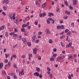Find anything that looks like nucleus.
I'll list each match as a JSON object with an SVG mask.
<instances>
[{
    "instance_id": "nucleus-25",
    "label": "nucleus",
    "mask_w": 79,
    "mask_h": 79,
    "mask_svg": "<svg viewBox=\"0 0 79 79\" xmlns=\"http://www.w3.org/2000/svg\"><path fill=\"white\" fill-rule=\"evenodd\" d=\"M52 42H53V41H52V40L51 39L49 40V44H52Z\"/></svg>"
},
{
    "instance_id": "nucleus-27",
    "label": "nucleus",
    "mask_w": 79,
    "mask_h": 79,
    "mask_svg": "<svg viewBox=\"0 0 79 79\" xmlns=\"http://www.w3.org/2000/svg\"><path fill=\"white\" fill-rule=\"evenodd\" d=\"M48 20H49V21H52L53 20V19L52 18H48Z\"/></svg>"
},
{
    "instance_id": "nucleus-59",
    "label": "nucleus",
    "mask_w": 79,
    "mask_h": 79,
    "mask_svg": "<svg viewBox=\"0 0 79 79\" xmlns=\"http://www.w3.org/2000/svg\"><path fill=\"white\" fill-rule=\"evenodd\" d=\"M53 52H56V48H54L53 49Z\"/></svg>"
},
{
    "instance_id": "nucleus-23",
    "label": "nucleus",
    "mask_w": 79,
    "mask_h": 79,
    "mask_svg": "<svg viewBox=\"0 0 79 79\" xmlns=\"http://www.w3.org/2000/svg\"><path fill=\"white\" fill-rule=\"evenodd\" d=\"M60 60H61L62 59V60L64 59V58H65V57L64 56H60Z\"/></svg>"
},
{
    "instance_id": "nucleus-55",
    "label": "nucleus",
    "mask_w": 79,
    "mask_h": 79,
    "mask_svg": "<svg viewBox=\"0 0 79 79\" xmlns=\"http://www.w3.org/2000/svg\"><path fill=\"white\" fill-rule=\"evenodd\" d=\"M29 6H27L26 7V10H28V9H29Z\"/></svg>"
},
{
    "instance_id": "nucleus-35",
    "label": "nucleus",
    "mask_w": 79,
    "mask_h": 79,
    "mask_svg": "<svg viewBox=\"0 0 79 79\" xmlns=\"http://www.w3.org/2000/svg\"><path fill=\"white\" fill-rule=\"evenodd\" d=\"M2 15H3V16H6V13H5L4 12H2Z\"/></svg>"
},
{
    "instance_id": "nucleus-31",
    "label": "nucleus",
    "mask_w": 79,
    "mask_h": 79,
    "mask_svg": "<svg viewBox=\"0 0 79 79\" xmlns=\"http://www.w3.org/2000/svg\"><path fill=\"white\" fill-rule=\"evenodd\" d=\"M69 8H70V9L71 10H73V6H69Z\"/></svg>"
},
{
    "instance_id": "nucleus-33",
    "label": "nucleus",
    "mask_w": 79,
    "mask_h": 79,
    "mask_svg": "<svg viewBox=\"0 0 79 79\" xmlns=\"http://www.w3.org/2000/svg\"><path fill=\"white\" fill-rule=\"evenodd\" d=\"M15 32H12L11 33H10V35H14V34H15Z\"/></svg>"
},
{
    "instance_id": "nucleus-41",
    "label": "nucleus",
    "mask_w": 79,
    "mask_h": 79,
    "mask_svg": "<svg viewBox=\"0 0 79 79\" xmlns=\"http://www.w3.org/2000/svg\"><path fill=\"white\" fill-rule=\"evenodd\" d=\"M27 44L28 46H29V47H30V46H31V43H30V42H28L27 43Z\"/></svg>"
},
{
    "instance_id": "nucleus-7",
    "label": "nucleus",
    "mask_w": 79,
    "mask_h": 79,
    "mask_svg": "<svg viewBox=\"0 0 79 79\" xmlns=\"http://www.w3.org/2000/svg\"><path fill=\"white\" fill-rule=\"evenodd\" d=\"M13 58H16V56L15 55H13L10 58L11 61H12V59H13Z\"/></svg>"
},
{
    "instance_id": "nucleus-2",
    "label": "nucleus",
    "mask_w": 79,
    "mask_h": 79,
    "mask_svg": "<svg viewBox=\"0 0 79 79\" xmlns=\"http://www.w3.org/2000/svg\"><path fill=\"white\" fill-rule=\"evenodd\" d=\"M45 31L47 35H48L49 34H50V31L49 29H46V30H45Z\"/></svg>"
},
{
    "instance_id": "nucleus-12",
    "label": "nucleus",
    "mask_w": 79,
    "mask_h": 79,
    "mask_svg": "<svg viewBox=\"0 0 79 79\" xmlns=\"http://www.w3.org/2000/svg\"><path fill=\"white\" fill-rule=\"evenodd\" d=\"M3 63H0V69H2L3 68Z\"/></svg>"
},
{
    "instance_id": "nucleus-52",
    "label": "nucleus",
    "mask_w": 79,
    "mask_h": 79,
    "mask_svg": "<svg viewBox=\"0 0 79 79\" xmlns=\"http://www.w3.org/2000/svg\"><path fill=\"white\" fill-rule=\"evenodd\" d=\"M24 35H25V36H27V33H26V32H25L24 33Z\"/></svg>"
},
{
    "instance_id": "nucleus-56",
    "label": "nucleus",
    "mask_w": 79,
    "mask_h": 79,
    "mask_svg": "<svg viewBox=\"0 0 79 79\" xmlns=\"http://www.w3.org/2000/svg\"><path fill=\"white\" fill-rule=\"evenodd\" d=\"M56 55H57V54H56L54 55H53L52 56H54V57H56Z\"/></svg>"
},
{
    "instance_id": "nucleus-50",
    "label": "nucleus",
    "mask_w": 79,
    "mask_h": 79,
    "mask_svg": "<svg viewBox=\"0 0 79 79\" xmlns=\"http://www.w3.org/2000/svg\"><path fill=\"white\" fill-rule=\"evenodd\" d=\"M64 33V31H63L61 33H60V35H63V34Z\"/></svg>"
},
{
    "instance_id": "nucleus-5",
    "label": "nucleus",
    "mask_w": 79,
    "mask_h": 79,
    "mask_svg": "<svg viewBox=\"0 0 79 79\" xmlns=\"http://www.w3.org/2000/svg\"><path fill=\"white\" fill-rule=\"evenodd\" d=\"M45 15H46V13H42V14L40 13L39 15V16H40V17H41H41H42V16L43 17H44V16H45Z\"/></svg>"
},
{
    "instance_id": "nucleus-30",
    "label": "nucleus",
    "mask_w": 79,
    "mask_h": 79,
    "mask_svg": "<svg viewBox=\"0 0 79 79\" xmlns=\"http://www.w3.org/2000/svg\"><path fill=\"white\" fill-rule=\"evenodd\" d=\"M14 31H15V32H18V30H17V29H16L15 28H14Z\"/></svg>"
},
{
    "instance_id": "nucleus-36",
    "label": "nucleus",
    "mask_w": 79,
    "mask_h": 79,
    "mask_svg": "<svg viewBox=\"0 0 79 79\" xmlns=\"http://www.w3.org/2000/svg\"><path fill=\"white\" fill-rule=\"evenodd\" d=\"M31 40L32 42H35V38H31Z\"/></svg>"
},
{
    "instance_id": "nucleus-42",
    "label": "nucleus",
    "mask_w": 79,
    "mask_h": 79,
    "mask_svg": "<svg viewBox=\"0 0 79 79\" xmlns=\"http://www.w3.org/2000/svg\"><path fill=\"white\" fill-rule=\"evenodd\" d=\"M71 26H72L73 27H74V23H71Z\"/></svg>"
},
{
    "instance_id": "nucleus-11",
    "label": "nucleus",
    "mask_w": 79,
    "mask_h": 79,
    "mask_svg": "<svg viewBox=\"0 0 79 79\" xmlns=\"http://www.w3.org/2000/svg\"><path fill=\"white\" fill-rule=\"evenodd\" d=\"M64 29V25H62L60 26V29Z\"/></svg>"
},
{
    "instance_id": "nucleus-15",
    "label": "nucleus",
    "mask_w": 79,
    "mask_h": 79,
    "mask_svg": "<svg viewBox=\"0 0 79 79\" xmlns=\"http://www.w3.org/2000/svg\"><path fill=\"white\" fill-rule=\"evenodd\" d=\"M22 41L23 42V43H24V44H25L26 43V38H23L22 39Z\"/></svg>"
},
{
    "instance_id": "nucleus-63",
    "label": "nucleus",
    "mask_w": 79,
    "mask_h": 79,
    "mask_svg": "<svg viewBox=\"0 0 79 79\" xmlns=\"http://www.w3.org/2000/svg\"><path fill=\"white\" fill-rule=\"evenodd\" d=\"M35 37H36V35H34L33 36L32 38L35 39Z\"/></svg>"
},
{
    "instance_id": "nucleus-16",
    "label": "nucleus",
    "mask_w": 79,
    "mask_h": 79,
    "mask_svg": "<svg viewBox=\"0 0 79 79\" xmlns=\"http://www.w3.org/2000/svg\"><path fill=\"white\" fill-rule=\"evenodd\" d=\"M60 44H61L62 47H64V43H63L62 42H61L60 43Z\"/></svg>"
},
{
    "instance_id": "nucleus-44",
    "label": "nucleus",
    "mask_w": 79,
    "mask_h": 79,
    "mask_svg": "<svg viewBox=\"0 0 79 79\" xmlns=\"http://www.w3.org/2000/svg\"><path fill=\"white\" fill-rule=\"evenodd\" d=\"M69 57L70 58H72V55L71 54H70L69 55Z\"/></svg>"
},
{
    "instance_id": "nucleus-60",
    "label": "nucleus",
    "mask_w": 79,
    "mask_h": 79,
    "mask_svg": "<svg viewBox=\"0 0 79 79\" xmlns=\"http://www.w3.org/2000/svg\"><path fill=\"white\" fill-rule=\"evenodd\" d=\"M60 24H62V23H63V21L62 20H61L60 21Z\"/></svg>"
},
{
    "instance_id": "nucleus-38",
    "label": "nucleus",
    "mask_w": 79,
    "mask_h": 79,
    "mask_svg": "<svg viewBox=\"0 0 79 79\" xmlns=\"http://www.w3.org/2000/svg\"><path fill=\"white\" fill-rule=\"evenodd\" d=\"M49 76H50V78H51L52 77H53V74H50Z\"/></svg>"
},
{
    "instance_id": "nucleus-3",
    "label": "nucleus",
    "mask_w": 79,
    "mask_h": 79,
    "mask_svg": "<svg viewBox=\"0 0 79 79\" xmlns=\"http://www.w3.org/2000/svg\"><path fill=\"white\" fill-rule=\"evenodd\" d=\"M24 69H23L21 70V71H20L19 73V75L21 76L22 75H24Z\"/></svg>"
},
{
    "instance_id": "nucleus-4",
    "label": "nucleus",
    "mask_w": 79,
    "mask_h": 79,
    "mask_svg": "<svg viewBox=\"0 0 79 79\" xmlns=\"http://www.w3.org/2000/svg\"><path fill=\"white\" fill-rule=\"evenodd\" d=\"M15 20H14V23H16V24H18V18H17V17H15Z\"/></svg>"
},
{
    "instance_id": "nucleus-29",
    "label": "nucleus",
    "mask_w": 79,
    "mask_h": 79,
    "mask_svg": "<svg viewBox=\"0 0 79 79\" xmlns=\"http://www.w3.org/2000/svg\"><path fill=\"white\" fill-rule=\"evenodd\" d=\"M21 37H22L21 36H20L19 37H18V40H21V39H21Z\"/></svg>"
},
{
    "instance_id": "nucleus-51",
    "label": "nucleus",
    "mask_w": 79,
    "mask_h": 79,
    "mask_svg": "<svg viewBox=\"0 0 79 79\" xmlns=\"http://www.w3.org/2000/svg\"><path fill=\"white\" fill-rule=\"evenodd\" d=\"M13 36H14V37H17V36H18V35L17 34H14L13 35Z\"/></svg>"
},
{
    "instance_id": "nucleus-19",
    "label": "nucleus",
    "mask_w": 79,
    "mask_h": 79,
    "mask_svg": "<svg viewBox=\"0 0 79 79\" xmlns=\"http://www.w3.org/2000/svg\"><path fill=\"white\" fill-rule=\"evenodd\" d=\"M50 61H53L54 60V58L53 57H52L51 58H50L49 59Z\"/></svg>"
},
{
    "instance_id": "nucleus-61",
    "label": "nucleus",
    "mask_w": 79,
    "mask_h": 79,
    "mask_svg": "<svg viewBox=\"0 0 79 79\" xmlns=\"http://www.w3.org/2000/svg\"><path fill=\"white\" fill-rule=\"evenodd\" d=\"M38 59L39 60H41V57H40V56H38Z\"/></svg>"
},
{
    "instance_id": "nucleus-6",
    "label": "nucleus",
    "mask_w": 79,
    "mask_h": 79,
    "mask_svg": "<svg viewBox=\"0 0 79 79\" xmlns=\"http://www.w3.org/2000/svg\"><path fill=\"white\" fill-rule=\"evenodd\" d=\"M77 4V0H73V5H76Z\"/></svg>"
},
{
    "instance_id": "nucleus-22",
    "label": "nucleus",
    "mask_w": 79,
    "mask_h": 79,
    "mask_svg": "<svg viewBox=\"0 0 79 79\" xmlns=\"http://www.w3.org/2000/svg\"><path fill=\"white\" fill-rule=\"evenodd\" d=\"M2 74L3 75H6V72L4 71H3L2 72Z\"/></svg>"
},
{
    "instance_id": "nucleus-9",
    "label": "nucleus",
    "mask_w": 79,
    "mask_h": 79,
    "mask_svg": "<svg viewBox=\"0 0 79 79\" xmlns=\"http://www.w3.org/2000/svg\"><path fill=\"white\" fill-rule=\"evenodd\" d=\"M35 76H39V73L38 72H35L34 74Z\"/></svg>"
},
{
    "instance_id": "nucleus-10",
    "label": "nucleus",
    "mask_w": 79,
    "mask_h": 79,
    "mask_svg": "<svg viewBox=\"0 0 79 79\" xmlns=\"http://www.w3.org/2000/svg\"><path fill=\"white\" fill-rule=\"evenodd\" d=\"M60 60L61 57H60V56H59L57 57V58H56V61H59V60H60Z\"/></svg>"
},
{
    "instance_id": "nucleus-46",
    "label": "nucleus",
    "mask_w": 79,
    "mask_h": 79,
    "mask_svg": "<svg viewBox=\"0 0 79 79\" xmlns=\"http://www.w3.org/2000/svg\"><path fill=\"white\" fill-rule=\"evenodd\" d=\"M39 40H37L35 41L36 44H38V43H39Z\"/></svg>"
},
{
    "instance_id": "nucleus-40",
    "label": "nucleus",
    "mask_w": 79,
    "mask_h": 79,
    "mask_svg": "<svg viewBox=\"0 0 79 79\" xmlns=\"http://www.w3.org/2000/svg\"><path fill=\"white\" fill-rule=\"evenodd\" d=\"M5 63H8V60H7V59H6L5 60Z\"/></svg>"
},
{
    "instance_id": "nucleus-8",
    "label": "nucleus",
    "mask_w": 79,
    "mask_h": 79,
    "mask_svg": "<svg viewBox=\"0 0 79 79\" xmlns=\"http://www.w3.org/2000/svg\"><path fill=\"white\" fill-rule=\"evenodd\" d=\"M47 69L48 70V71H47L48 74H50V68L48 67L47 68Z\"/></svg>"
},
{
    "instance_id": "nucleus-49",
    "label": "nucleus",
    "mask_w": 79,
    "mask_h": 79,
    "mask_svg": "<svg viewBox=\"0 0 79 79\" xmlns=\"http://www.w3.org/2000/svg\"><path fill=\"white\" fill-rule=\"evenodd\" d=\"M48 16L49 17H51V13H49L48 14Z\"/></svg>"
},
{
    "instance_id": "nucleus-53",
    "label": "nucleus",
    "mask_w": 79,
    "mask_h": 79,
    "mask_svg": "<svg viewBox=\"0 0 79 79\" xmlns=\"http://www.w3.org/2000/svg\"><path fill=\"white\" fill-rule=\"evenodd\" d=\"M28 55H29V57H32V54H28Z\"/></svg>"
},
{
    "instance_id": "nucleus-54",
    "label": "nucleus",
    "mask_w": 79,
    "mask_h": 79,
    "mask_svg": "<svg viewBox=\"0 0 79 79\" xmlns=\"http://www.w3.org/2000/svg\"><path fill=\"white\" fill-rule=\"evenodd\" d=\"M14 67L15 68H17V66H16V65L14 64Z\"/></svg>"
},
{
    "instance_id": "nucleus-48",
    "label": "nucleus",
    "mask_w": 79,
    "mask_h": 79,
    "mask_svg": "<svg viewBox=\"0 0 79 79\" xmlns=\"http://www.w3.org/2000/svg\"><path fill=\"white\" fill-rule=\"evenodd\" d=\"M68 18V16H66L64 18V19H66L67 18Z\"/></svg>"
},
{
    "instance_id": "nucleus-21",
    "label": "nucleus",
    "mask_w": 79,
    "mask_h": 79,
    "mask_svg": "<svg viewBox=\"0 0 79 79\" xmlns=\"http://www.w3.org/2000/svg\"><path fill=\"white\" fill-rule=\"evenodd\" d=\"M71 32L70 31H69L68 33H66L67 35H71Z\"/></svg>"
},
{
    "instance_id": "nucleus-39",
    "label": "nucleus",
    "mask_w": 79,
    "mask_h": 79,
    "mask_svg": "<svg viewBox=\"0 0 79 79\" xmlns=\"http://www.w3.org/2000/svg\"><path fill=\"white\" fill-rule=\"evenodd\" d=\"M56 28L57 29H60V26L58 25L57 26Z\"/></svg>"
},
{
    "instance_id": "nucleus-14",
    "label": "nucleus",
    "mask_w": 79,
    "mask_h": 79,
    "mask_svg": "<svg viewBox=\"0 0 79 79\" xmlns=\"http://www.w3.org/2000/svg\"><path fill=\"white\" fill-rule=\"evenodd\" d=\"M36 69L38 72H40V68L38 67H36Z\"/></svg>"
},
{
    "instance_id": "nucleus-1",
    "label": "nucleus",
    "mask_w": 79,
    "mask_h": 79,
    "mask_svg": "<svg viewBox=\"0 0 79 79\" xmlns=\"http://www.w3.org/2000/svg\"><path fill=\"white\" fill-rule=\"evenodd\" d=\"M37 48H35L33 49V53L34 55L37 54Z\"/></svg>"
},
{
    "instance_id": "nucleus-58",
    "label": "nucleus",
    "mask_w": 79,
    "mask_h": 79,
    "mask_svg": "<svg viewBox=\"0 0 79 79\" xmlns=\"http://www.w3.org/2000/svg\"><path fill=\"white\" fill-rule=\"evenodd\" d=\"M69 79H71V76L70 75H69Z\"/></svg>"
},
{
    "instance_id": "nucleus-47",
    "label": "nucleus",
    "mask_w": 79,
    "mask_h": 79,
    "mask_svg": "<svg viewBox=\"0 0 79 79\" xmlns=\"http://www.w3.org/2000/svg\"><path fill=\"white\" fill-rule=\"evenodd\" d=\"M69 30L68 29H66L65 30V32L66 33H67L68 32Z\"/></svg>"
},
{
    "instance_id": "nucleus-18",
    "label": "nucleus",
    "mask_w": 79,
    "mask_h": 79,
    "mask_svg": "<svg viewBox=\"0 0 79 79\" xmlns=\"http://www.w3.org/2000/svg\"><path fill=\"white\" fill-rule=\"evenodd\" d=\"M5 29V26H2L1 27H0V30H3Z\"/></svg>"
},
{
    "instance_id": "nucleus-37",
    "label": "nucleus",
    "mask_w": 79,
    "mask_h": 79,
    "mask_svg": "<svg viewBox=\"0 0 79 79\" xmlns=\"http://www.w3.org/2000/svg\"><path fill=\"white\" fill-rule=\"evenodd\" d=\"M5 36L6 37H7L8 36V32H6V34H5Z\"/></svg>"
},
{
    "instance_id": "nucleus-62",
    "label": "nucleus",
    "mask_w": 79,
    "mask_h": 79,
    "mask_svg": "<svg viewBox=\"0 0 79 79\" xmlns=\"http://www.w3.org/2000/svg\"><path fill=\"white\" fill-rule=\"evenodd\" d=\"M47 23L48 24H50V21H49V20H47Z\"/></svg>"
},
{
    "instance_id": "nucleus-45",
    "label": "nucleus",
    "mask_w": 79,
    "mask_h": 79,
    "mask_svg": "<svg viewBox=\"0 0 79 79\" xmlns=\"http://www.w3.org/2000/svg\"><path fill=\"white\" fill-rule=\"evenodd\" d=\"M5 55L6 56V58H8V55L6 53L5 54Z\"/></svg>"
},
{
    "instance_id": "nucleus-64",
    "label": "nucleus",
    "mask_w": 79,
    "mask_h": 79,
    "mask_svg": "<svg viewBox=\"0 0 79 79\" xmlns=\"http://www.w3.org/2000/svg\"><path fill=\"white\" fill-rule=\"evenodd\" d=\"M27 28L28 29L30 30V29H31V26H28L27 27Z\"/></svg>"
},
{
    "instance_id": "nucleus-32",
    "label": "nucleus",
    "mask_w": 79,
    "mask_h": 79,
    "mask_svg": "<svg viewBox=\"0 0 79 79\" xmlns=\"http://www.w3.org/2000/svg\"><path fill=\"white\" fill-rule=\"evenodd\" d=\"M42 34V31H40L38 33V35H41Z\"/></svg>"
},
{
    "instance_id": "nucleus-13",
    "label": "nucleus",
    "mask_w": 79,
    "mask_h": 79,
    "mask_svg": "<svg viewBox=\"0 0 79 79\" xmlns=\"http://www.w3.org/2000/svg\"><path fill=\"white\" fill-rule=\"evenodd\" d=\"M46 2H45L44 4H43L42 5V8H44L45 6V5H46Z\"/></svg>"
},
{
    "instance_id": "nucleus-24",
    "label": "nucleus",
    "mask_w": 79,
    "mask_h": 79,
    "mask_svg": "<svg viewBox=\"0 0 79 79\" xmlns=\"http://www.w3.org/2000/svg\"><path fill=\"white\" fill-rule=\"evenodd\" d=\"M5 1L6 4H8V3H9V0H6Z\"/></svg>"
},
{
    "instance_id": "nucleus-57",
    "label": "nucleus",
    "mask_w": 79,
    "mask_h": 79,
    "mask_svg": "<svg viewBox=\"0 0 79 79\" xmlns=\"http://www.w3.org/2000/svg\"><path fill=\"white\" fill-rule=\"evenodd\" d=\"M39 76L40 78H42V75L41 74L40 75H39Z\"/></svg>"
},
{
    "instance_id": "nucleus-34",
    "label": "nucleus",
    "mask_w": 79,
    "mask_h": 79,
    "mask_svg": "<svg viewBox=\"0 0 79 79\" xmlns=\"http://www.w3.org/2000/svg\"><path fill=\"white\" fill-rule=\"evenodd\" d=\"M21 31L22 32H24V31H25V28H23L22 29Z\"/></svg>"
},
{
    "instance_id": "nucleus-28",
    "label": "nucleus",
    "mask_w": 79,
    "mask_h": 79,
    "mask_svg": "<svg viewBox=\"0 0 79 79\" xmlns=\"http://www.w3.org/2000/svg\"><path fill=\"white\" fill-rule=\"evenodd\" d=\"M26 27V25L25 24H24L22 25V27L24 28V27Z\"/></svg>"
},
{
    "instance_id": "nucleus-43",
    "label": "nucleus",
    "mask_w": 79,
    "mask_h": 79,
    "mask_svg": "<svg viewBox=\"0 0 79 79\" xmlns=\"http://www.w3.org/2000/svg\"><path fill=\"white\" fill-rule=\"evenodd\" d=\"M3 10H4V11L6 10V7L5 6H3Z\"/></svg>"
},
{
    "instance_id": "nucleus-26",
    "label": "nucleus",
    "mask_w": 79,
    "mask_h": 79,
    "mask_svg": "<svg viewBox=\"0 0 79 79\" xmlns=\"http://www.w3.org/2000/svg\"><path fill=\"white\" fill-rule=\"evenodd\" d=\"M64 2H65V5H66L67 6H68V2H67V1L66 0H65L64 1Z\"/></svg>"
},
{
    "instance_id": "nucleus-20",
    "label": "nucleus",
    "mask_w": 79,
    "mask_h": 79,
    "mask_svg": "<svg viewBox=\"0 0 79 79\" xmlns=\"http://www.w3.org/2000/svg\"><path fill=\"white\" fill-rule=\"evenodd\" d=\"M15 14H14L12 16V18L14 20H15Z\"/></svg>"
},
{
    "instance_id": "nucleus-17",
    "label": "nucleus",
    "mask_w": 79,
    "mask_h": 79,
    "mask_svg": "<svg viewBox=\"0 0 79 79\" xmlns=\"http://www.w3.org/2000/svg\"><path fill=\"white\" fill-rule=\"evenodd\" d=\"M65 13L68 15H71V14L70 13V12L66 10L65 11Z\"/></svg>"
}]
</instances>
